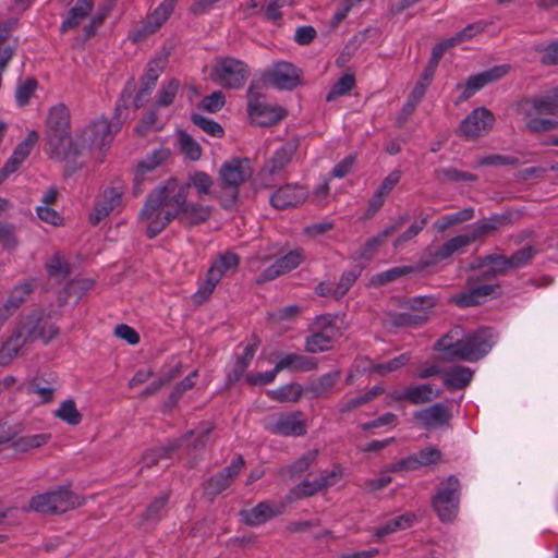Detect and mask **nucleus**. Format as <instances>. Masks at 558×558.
Listing matches in <instances>:
<instances>
[{
  "label": "nucleus",
  "mask_w": 558,
  "mask_h": 558,
  "mask_svg": "<svg viewBox=\"0 0 558 558\" xmlns=\"http://www.w3.org/2000/svg\"><path fill=\"white\" fill-rule=\"evenodd\" d=\"M171 214L173 219L180 215L189 196V185L182 184L179 180L170 178L150 192Z\"/></svg>",
  "instance_id": "ddd939ff"
},
{
  "label": "nucleus",
  "mask_w": 558,
  "mask_h": 558,
  "mask_svg": "<svg viewBox=\"0 0 558 558\" xmlns=\"http://www.w3.org/2000/svg\"><path fill=\"white\" fill-rule=\"evenodd\" d=\"M436 305V299L433 295H422L410 298L405 301L404 306L417 314H427L426 311Z\"/></svg>",
  "instance_id": "0e129e2a"
},
{
  "label": "nucleus",
  "mask_w": 558,
  "mask_h": 558,
  "mask_svg": "<svg viewBox=\"0 0 558 558\" xmlns=\"http://www.w3.org/2000/svg\"><path fill=\"white\" fill-rule=\"evenodd\" d=\"M240 265V256L232 251H225L219 253L211 262L210 267L206 274V279L199 286L197 292L194 294L196 302L201 303L206 301L214 292L217 284L221 279L229 274L238 270Z\"/></svg>",
  "instance_id": "423d86ee"
},
{
  "label": "nucleus",
  "mask_w": 558,
  "mask_h": 558,
  "mask_svg": "<svg viewBox=\"0 0 558 558\" xmlns=\"http://www.w3.org/2000/svg\"><path fill=\"white\" fill-rule=\"evenodd\" d=\"M50 439L49 434H35L22 436L14 439L11 444V448L16 452H27L32 449L39 448L48 442Z\"/></svg>",
  "instance_id": "a18cd8bd"
},
{
  "label": "nucleus",
  "mask_w": 558,
  "mask_h": 558,
  "mask_svg": "<svg viewBox=\"0 0 558 558\" xmlns=\"http://www.w3.org/2000/svg\"><path fill=\"white\" fill-rule=\"evenodd\" d=\"M257 343H251L244 348L242 355L236 359L232 369L227 375V383L229 385H233L244 375L257 351Z\"/></svg>",
  "instance_id": "f704fd0d"
},
{
  "label": "nucleus",
  "mask_w": 558,
  "mask_h": 558,
  "mask_svg": "<svg viewBox=\"0 0 558 558\" xmlns=\"http://www.w3.org/2000/svg\"><path fill=\"white\" fill-rule=\"evenodd\" d=\"M316 368V359L296 353L284 355L276 364V372H281L283 369H289L291 372H310Z\"/></svg>",
  "instance_id": "c756f323"
},
{
  "label": "nucleus",
  "mask_w": 558,
  "mask_h": 558,
  "mask_svg": "<svg viewBox=\"0 0 558 558\" xmlns=\"http://www.w3.org/2000/svg\"><path fill=\"white\" fill-rule=\"evenodd\" d=\"M81 506L80 497L68 487H59L34 496L28 509L44 514L63 513Z\"/></svg>",
  "instance_id": "1a4fd4ad"
},
{
  "label": "nucleus",
  "mask_w": 558,
  "mask_h": 558,
  "mask_svg": "<svg viewBox=\"0 0 558 558\" xmlns=\"http://www.w3.org/2000/svg\"><path fill=\"white\" fill-rule=\"evenodd\" d=\"M47 150L50 158L69 159L78 154L70 131V112L63 105L53 106L46 120Z\"/></svg>",
  "instance_id": "7ed1b4c3"
},
{
  "label": "nucleus",
  "mask_w": 558,
  "mask_h": 558,
  "mask_svg": "<svg viewBox=\"0 0 558 558\" xmlns=\"http://www.w3.org/2000/svg\"><path fill=\"white\" fill-rule=\"evenodd\" d=\"M416 267L413 266H397L388 270L378 272L369 279V286L373 288L384 287L390 282L397 281L398 279L405 277L416 271Z\"/></svg>",
  "instance_id": "e433bc0d"
},
{
  "label": "nucleus",
  "mask_w": 558,
  "mask_h": 558,
  "mask_svg": "<svg viewBox=\"0 0 558 558\" xmlns=\"http://www.w3.org/2000/svg\"><path fill=\"white\" fill-rule=\"evenodd\" d=\"M266 429L283 437H301L307 433V422L301 411L277 413L268 420Z\"/></svg>",
  "instance_id": "4468645a"
},
{
  "label": "nucleus",
  "mask_w": 558,
  "mask_h": 558,
  "mask_svg": "<svg viewBox=\"0 0 558 558\" xmlns=\"http://www.w3.org/2000/svg\"><path fill=\"white\" fill-rule=\"evenodd\" d=\"M167 20L161 17L158 11L154 10L150 14L147 15L146 20L142 23L140 27H137L133 34L134 41H141L146 37L156 33Z\"/></svg>",
  "instance_id": "ea45409f"
},
{
  "label": "nucleus",
  "mask_w": 558,
  "mask_h": 558,
  "mask_svg": "<svg viewBox=\"0 0 558 558\" xmlns=\"http://www.w3.org/2000/svg\"><path fill=\"white\" fill-rule=\"evenodd\" d=\"M57 387L43 376L35 377L25 387L20 386L19 390H24L28 395H36L41 403H48L53 399Z\"/></svg>",
  "instance_id": "473e14b6"
},
{
  "label": "nucleus",
  "mask_w": 558,
  "mask_h": 558,
  "mask_svg": "<svg viewBox=\"0 0 558 558\" xmlns=\"http://www.w3.org/2000/svg\"><path fill=\"white\" fill-rule=\"evenodd\" d=\"M39 135L36 131L32 130L27 133V136L23 142H21L14 149L13 156L15 159H19L21 162H23L28 155L31 154L34 145L38 141Z\"/></svg>",
  "instance_id": "e2e57ef3"
},
{
  "label": "nucleus",
  "mask_w": 558,
  "mask_h": 558,
  "mask_svg": "<svg viewBox=\"0 0 558 558\" xmlns=\"http://www.w3.org/2000/svg\"><path fill=\"white\" fill-rule=\"evenodd\" d=\"M338 480L339 474L336 471L326 472L313 481L305 480L301 482L291 493L295 498L310 497L327 487L333 486Z\"/></svg>",
  "instance_id": "bb28decb"
},
{
  "label": "nucleus",
  "mask_w": 558,
  "mask_h": 558,
  "mask_svg": "<svg viewBox=\"0 0 558 558\" xmlns=\"http://www.w3.org/2000/svg\"><path fill=\"white\" fill-rule=\"evenodd\" d=\"M191 120L196 126L214 137L220 138L225 134V131L219 123L202 114L194 113L192 114Z\"/></svg>",
  "instance_id": "bf43d9fd"
},
{
  "label": "nucleus",
  "mask_w": 558,
  "mask_h": 558,
  "mask_svg": "<svg viewBox=\"0 0 558 558\" xmlns=\"http://www.w3.org/2000/svg\"><path fill=\"white\" fill-rule=\"evenodd\" d=\"M434 178L441 183L459 181L474 182L477 180V175L470 172L460 171L452 167L436 169L434 171Z\"/></svg>",
  "instance_id": "09e8293b"
},
{
  "label": "nucleus",
  "mask_w": 558,
  "mask_h": 558,
  "mask_svg": "<svg viewBox=\"0 0 558 558\" xmlns=\"http://www.w3.org/2000/svg\"><path fill=\"white\" fill-rule=\"evenodd\" d=\"M461 484L456 475H450L441 481L432 505L441 522H451L459 512Z\"/></svg>",
  "instance_id": "6e6552de"
},
{
  "label": "nucleus",
  "mask_w": 558,
  "mask_h": 558,
  "mask_svg": "<svg viewBox=\"0 0 558 558\" xmlns=\"http://www.w3.org/2000/svg\"><path fill=\"white\" fill-rule=\"evenodd\" d=\"M293 154V145L287 144L281 146L274 153L272 157L267 162L266 170L270 174L280 172L291 161Z\"/></svg>",
  "instance_id": "a19ab883"
},
{
  "label": "nucleus",
  "mask_w": 558,
  "mask_h": 558,
  "mask_svg": "<svg viewBox=\"0 0 558 558\" xmlns=\"http://www.w3.org/2000/svg\"><path fill=\"white\" fill-rule=\"evenodd\" d=\"M494 121L495 118L488 109L476 108L462 120L459 133L465 138H476L486 134L493 128Z\"/></svg>",
  "instance_id": "a211bd4d"
},
{
  "label": "nucleus",
  "mask_w": 558,
  "mask_h": 558,
  "mask_svg": "<svg viewBox=\"0 0 558 558\" xmlns=\"http://www.w3.org/2000/svg\"><path fill=\"white\" fill-rule=\"evenodd\" d=\"M158 108L156 105L149 110L142 119L141 123L135 128V132L138 136H146L151 131H160L163 128L165 122L160 121L158 114Z\"/></svg>",
  "instance_id": "de8ad7c7"
},
{
  "label": "nucleus",
  "mask_w": 558,
  "mask_h": 558,
  "mask_svg": "<svg viewBox=\"0 0 558 558\" xmlns=\"http://www.w3.org/2000/svg\"><path fill=\"white\" fill-rule=\"evenodd\" d=\"M267 81L278 89L292 90L301 83L302 72L290 62H277L265 74Z\"/></svg>",
  "instance_id": "aec40b11"
},
{
  "label": "nucleus",
  "mask_w": 558,
  "mask_h": 558,
  "mask_svg": "<svg viewBox=\"0 0 558 558\" xmlns=\"http://www.w3.org/2000/svg\"><path fill=\"white\" fill-rule=\"evenodd\" d=\"M27 342L23 330L17 326L9 340L0 348V365H8L16 356L19 350Z\"/></svg>",
  "instance_id": "c9c22d12"
},
{
  "label": "nucleus",
  "mask_w": 558,
  "mask_h": 558,
  "mask_svg": "<svg viewBox=\"0 0 558 558\" xmlns=\"http://www.w3.org/2000/svg\"><path fill=\"white\" fill-rule=\"evenodd\" d=\"M181 151L191 160H198L202 156L201 145L186 132L179 134Z\"/></svg>",
  "instance_id": "4d7b16f0"
},
{
  "label": "nucleus",
  "mask_w": 558,
  "mask_h": 558,
  "mask_svg": "<svg viewBox=\"0 0 558 558\" xmlns=\"http://www.w3.org/2000/svg\"><path fill=\"white\" fill-rule=\"evenodd\" d=\"M520 218V214L517 211H506L502 214L492 215L489 218L480 220L472 226L470 233L459 234L462 239L464 247L471 243L492 235L500 227H506L514 223Z\"/></svg>",
  "instance_id": "2eb2a0df"
},
{
  "label": "nucleus",
  "mask_w": 558,
  "mask_h": 558,
  "mask_svg": "<svg viewBox=\"0 0 558 558\" xmlns=\"http://www.w3.org/2000/svg\"><path fill=\"white\" fill-rule=\"evenodd\" d=\"M247 113L253 124L270 126L283 120L288 111L276 104L267 101L266 97L248 88Z\"/></svg>",
  "instance_id": "9d476101"
},
{
  "label": "nucleus",
  "mask_w": 558,
  "mask_h": 558,
  "mask_svg": "<svg viewBox=\"0 0 558 558\" xmlns=\"http://www.w3.org/2000/svg\"><path fill=\"white\" fill-rule=\"evenodd\" d=\"M128 112L125 106L118 105L111 121L101 117L89 123L81 134L82 148H102L110 144L122 126V118Z\"/></svg>",
  "instance_id": "39448f33"
},
{
  "label": "nucleus",
  "mask_w": 558,
  "mask_h": 558,
  "mask_svg": "<svg viewBox=\"0 0 558 558\" xmlns=\"http://www.w3.org/2000/svg\"><path fill=\"white\" fill-rule=\"evenodd\" d=\"M167 157V150L158 149L154 150L145 159L141 160L137 163L134 174L135 186H138L145 180L146 175L154 171L157 167H159L166 160Z\"/></svg>",
  "instance_id": "7c9ffc66"
},
{
  "label": "nucleus",
  "mask_w": 558,
  "mask_h": 558,
  "mask_svg": "<svg viewBox=\"0 0 558 558\" xmlns=\"http://www.w3.org/2000/svg\"><path fill=\"white\" fill-rule=\"evenodd\" d=\"M254 173L251 160L247 158H232L226 161L219 170L218 198L223 208H231L239 199V187L248 181Z\"/></svg>",
  "instance_id": "20e7f679"
},
{
  "label": "nucleus",
  "mask_w": 558,
  "mask_h": 558,
  "mask_svg": "<svg viewBox=\"0 0 558 558\" xmlns=\"http://www.w3.org/2000/svg\"><path fill=\"white\" fill-rule=\"evenodd\" d=\"M37 88V82L35 78H26L23 83L17 85L15 90V99L20 107H24L28 104L35 89Z\"/></svg>",
  "instance_id": "774afa93"
},
{
  "label": "nucleus",
  "mask_w": 558,
  "mask_h": 558,
  "mask_svg": "<svg viewBox=\"0 0 558 558\" xmlns=\"http://www.w3.org/2000/svg\"><path fill=\"white\" fill-rule=\"evenodd\" d=\"M33 288L29 283H22L14 287L7 299L3 306L0 308L4 314L2 315V320H7L13 313L21 306V304L26 300V298L32 292Z\"/></svg>",
  "instance_id": "72a5a7b5"
},
{
  "label": "nucleus",
  "mask_w": 558,
  "mask_h": 558,
  "mask_svg": "<svg viewBox=\"0 0 558 558\" xmlns=\"http://www.w3.org/2000/svg\"><path fill=\"white\" fill-rule=\"evenodd\" d=\"M318 451L311 450L304 453L301 458H299L295 462H293L288 468V472L291 477L301 476L315 461L317 458Z\"/></svg>",
  "instance_id": "680f3d73"
},
{
  "label": "nucleus",
  "mask_w": 558,
  "mask_h": 558,
  "mask_svg": "<svg viewBox=\"0 0 558 558\" xmlns=\"http://www.w3.org/2000/svg\"><path fill=\"white\" fill-rule=\"evenodd\" d=\"M54 415L61 421L76 426L82 422V414L76 409V404L73 400H65L60 403L56 410Z\"/></svg>",
  "instance_id": "8fccbe9b"
},
{
  "label": "nucleus",
  "mask_w": 558,
  "mask_h": 558,
  "mask_svg": "<svg viewBox=\"0 0 558 558\" xmlns=\"http://www.w3.org/2000/svg\"><path fill=\"white\" fill-rule=\"evenodd\" d=\"M168 495H162L158 498H155L146 508L144 519L150 521L160 520L166 513V505L168 502Z\"/></svg>",
  "instance_id": "69168bd1"
},
{
  "label": "nucleus",
  "mask_w": 558,
  "mask_h": 558,
  "mask_svg": "<svg viewBox=\"0 0 558 558\" xmlns=\"http://www.w3.org/2000/svg\"><path fill=\"white\" fill-rule=\"evenodd\" d=\"M124 186L122 184L113 185L106 189L99 201L96 202L93 211L89 215V222L97 226L102 219L110 215L112 210L120 207Z\"/></svg>",
  "instance_id": "412c9836"
},
{
  "label": "nucleus",
  "mask_w": 558,
  "mask_h": 558,
  "mask_svg": "<svg viewBox=\"0 0 558 558\" xmlns=\"http://www.w3.org/2000/svg\"><path fill=\"white\" fill-rule=\"evenodd\" d=\"M441 456L440 450L436 447H427L399 461L395 470L413 471L436 464L441 460Z\"/></svg>",
  "instance_id": "a878e982"
},
{
  "label": "nucleus",
  "mask_w": 558,
  "mask_h": 558,
  "mask_svg": "<svg viewBox=\"0 0 558 558\" xmlns=\"http://www.w3.org/2000/svg\"><path fill=\"white\" fill-rule=\"evenodd\" d=\"M244 465L243 457L241 454L235 456L228 466L223 468L204 483V494L213 500L216 496L230 487Z\"/></svg>",
  "instance_id": "dca6fc26"
},
{
  "label": "nucleus",
  "mask_w": 558,
  "mask_h": 558,
  "mask_svg": "<svg viewBox=\"0 0 558 558\" xmlns=\"http://www.w3.org/2000/svg\"><path fill=\"white\" fill-rule=\"evenodd\" d=\"M340 378V372L333 371L320 376L311 386V391L315 397H319L325 392H328Z\"/></svg>",
  "instance_id": "13d9d810"
},
{
  "label": "nucleus",
  "mask_w": 558,
  "mask_h": 558,
  "mask_svg": "<svg viewBox=\"0 0 558 558\" xmlns=\"http://www.w3.org/2000/svg\"><path fill=\"white\" fill-rule=\"evenodd\" d=\"M94 0H78L76 4L69 11L66 19L62 22L60 31L69 32L77 27L81 22L92 12Z\"/></svg>",
  "instance_id": "2f4dec72"
},
{
  "label": "nucleus",
  "mask_w": 558,
  "mask_h": 558,
  "mask_svg": "<svg viewBox=\"0 0 558 558\" xmlns=\"http://www.w3.org/2000/svg\"><path fill=\"white\" fill-rule=\"evenodd\" d=\"M473 377L469 367L456 366L445 373L444 385L449 390H460L465 388Z\"/></svg>",
  "instance_id": "4c0bfd02"
},
{
  "label": "nucleus",
  "mask_w": 558,
  "mask_h": 558,
  "mask_svg": "<svg viewBox=\"0 0 558 558\" xmlns=\"http://www.w3.org/2000/svg\"><path fill=\"white\" fill-rule=\"evenodd\" d=\"M179 448L180 442L178 440H170L167 445L160 448L147 450L142 457L141 471H143V469L145 468L150 469L157 465L161 459H168L171 456V453Z\"/></svg>",
  "instance_id": "58836bf2"
},
{
  "label": "nucleus",
  "mask_w": 558,
  "mask_h": 558,
  "mask_svg": "<svg viewBox=\"0 0 558 558\" xmlns=\"http://www.w3.org/2000/svg\"><path fill=\"white\" fill-rule=\"evenodd\" d=\"M182 184H187L189 190L191 186H194L197 191L198 196L202 198L203 195H207L210 193V190L214 185L213 179L203 171H197L190 175L189 181L182 182Z\"/></svg>",
  "instance_id": "864d4df0"
},
{
  "label": "nucleus",
  "mask_w": 558,
  "mask_h": 558,
  "mask_svg": "<svg viewBox=\"0 0 558 558\" xmlns=\"http://www.w3.org/2000/svg\"><path fill=\"white\" fill-rule=\"evenodd\" d=\"M410 359L411 357L408 353H402L388 362L373 364L371 371L380 376H385L407 365L410 362Z\"/></svg>",
  "instance_id": "5fc2aeb1"
},
{
  "label": "nucleus",
  "mask_w": 558,
  "mask_h": 558,
  "mask_svg": "<svg viewBox=\"0 0 558 558\" xmlns=\"http://www.w3.org/2000/svg\"><path fill=\"white\" fill-rule=\"evenodd\" d=\"M242 515L248 525H259L275 515L274 510L267 502H259L253 509L243 511Z\"/></svg>",
  "instance_id": "49530a36"
},
{
  "label": "nucleus",
  "mask_w": 558,
  "mask_h": 558,
  "mask_svg": "<svg viewBox=\"0 0 558 558\" xmlns=\"http://www.w3.org/2000/svg\"><path fill=\"white\" fill-rule=\"evenodd\" d=\"M337 320V316L330 314L319 315L313 320L311 335L305 339L306 352L315 354L332 348L335 340L341 336Z\"/></svg>",
  "instance_id": "0eeeda50"
},
{
  "label": "nucleus",
  "mask_w": 558,
  "mask_h": 558,
  "mask_svg": "<svg viewBox=\"0 0 558 558\" xmlns=\"http://www.w3.org/2000/svg\"><path fill=\"white\" fill-rule=\"evenodd\" d=\"M515 110L524 121V130L531 134H539L558 128V118L541 117L558 114V99L554 88L545 95L519 100Z\"/></svg>",
  "instance_id": "f03ea898"
},
{
  "label": "nucleus",
  "mask_w": 558,
  "mask_h": 558,
  "mask_svg": "<svg viewBox=\"0 0 558 558\" xmlns=\"http://www.w3.org/2000/svg\"><path fill=\"white\" fill-rule=\"evenodd\" d=\"M510 71L509 64L496 65L476 75H472L465 83L464 90L462 92L460 99L466 100L477 90L482 89L489 83L496 82L506 76Z\"/></svg>",
  "instance_id": "b1692460"
},
{
  "label": "nucleus",
  "mask_w": 558,
  "mask_h": 558,
  "mask_svg": "<svg viewBox=\"0 0 558 558\" xmlns=\"http://www.w3.org/2000/svg\"><path fill=\"white\" fill-rule=\"evenodd\" d=\"M415 521V515L413 513H407L399 515L397 518H393L383 524L381 526L377 527L375 531V536L378 538H381L388 534L395 533L399 530H405L410 526H412L413 522Z\"/></svg>",
  "instance_id": "37998d69"
},
{
  "label": "nucleus",
  "mask_w": 558,
  "mask_h": 558,
  "mask_svg": "<svg viewBox=\"0 0 558 558\" xmlns=\"http://www.w3.org/2000/svg\"><path fill=\"white\" fill-rule=\"evenodd\" d=\"M440 396L441 390H434L430 384L410 385L388 393V398L393 402L409 401L414 405L429 403Z\"/></svg>",
  "instance_id": "6ab92c4d"
},
{
  "label": "nucleus",
  "mask_w": 558,
  "mask_h": 558,
  "mask_svg": "<svg viewBox=\"0 0 558 558\" xmlns=\"http://www.w3.org/2000/svg\"><path fill=\"white\" fill-rule=\"evenodd\" d=\"M211 216V208L199 203L185 201V205L177 219L184 226H197L207 221Z\"/></svg>",
  "instance_id": "c85d7f7f"
},
{
  "label": "nucleus",
  "mask_w": 558,
  "mask_h": 558,
  "mask_svg": "<svg viewBox=\"0 0 558 558\" xmlns=\"http://www.w3.org/2000/svg\"><path fill=\"white\" fill-rule=\"evenodd\" d=\"M302 393L303 388L296 383L287 384L267 392L270 399L278 402H298Z\"/></svg>",
  "instance_id": "c03bdc74"
},
{
  "label": "nucleus",
  "mask_w": 558,
  "mask_h": 558,
  "mask_svg": "<svg viewBox=\"0 0 558 558\" xmlns=\"http://www.w3.org/2000/svg\"><path fill=\"white\" fill-rule=\"evenodd\" d=\"M166 63L167 58L165 57L155 58L148 62L145 74L142 77V87L135 98L136 107L141 106V97L148 95L151 88L155 86L159 75L163 72Z\"/></svg>",
  "instance_id": "cd10ccee"
},
{
  "label": "nucleus",
  "mask_w": 558,
  "mask_h": 558,
  "mask_svg": "<svg viewBox=\"0 0 558 558\" xmlns=\"http://www.w3.org/2000/svg\"><path fill=\"white\" fill-rule=\"evenodd\" d=\"M158 198L159 196L155 197L149 193L138 214V221L146 229V234L149 239L156 238L174 220Z\"/></svg>",
  "instance_id": "f8f14e48"
},
{
  "label": "nucleus",
  "mask_w": 558,
  "mask_h": 558,
  "mask_svg": "<svg viewBox=\"0 0 558 558\" xmlns=\"http://www.w3.org/2000/svg\"><path fill=\"white\" fill-rule=\"evenodd\" d=\"M19 327L23 330L24 338L28 342L41 340L47 343L59 333V328L48 319L43 318L37 312L26 316Z\"/></svg>",
  "instance_id": "f3484780"
},
{
  "label": "nucleus",
  "mask_w": 558,
  "mask_h": 558,
  "mask_svg": "<svg viewBox=\"0 0 558 558\" xmlns=\"http://www.w3.org/2000/svg\"><path fill=\"white\" fill-rule=\"evenodd\" d=\"M213 430V426L209 423H205L197 430H191L182 438L177 439L180 442V447L183 442H187V446L195 450L204 449L208 442L209 435Z\"/></svg>",
  "instance_id": "79ce46f5"
},
{
  "label": "nucleus",
  "mask_w": 558,
  "mask_h": 558,
  "mask_svg": "<svg viewBox=\"0 0 558 558\" xmlns=\"http://www.w3.org/2000/svg\"><path fill=\"white\" fill-rule=\"evenodd\" d=\"M307 198V191L299 184H286L274 192L270 204L279 210L302 205Z\"/></svg>",
  "instance_id": "393cba45"
},
{
  "label": "nucleus",
  "mask_w": 558,
  "mask_h": 558,
  "mask_svg": "<svg viewBox=\"0 0 558 558\" xmlns=\"http://www.w3.org/2000/svg\"><path fill=\"white\" fill-rule=\"evenodd\" d=\"M250 76L247 65L238 59L226 57L216 61L211 78L223 88H240Z\"/></svg>",
  "instance_id": "9b49d317"
},
{
  "label": "nucleus",
  "mask_w": 558,
  "mask_h": 558,
  "mask_svg": "<svg viewBox=\"0 0 558 558\" xmlns=\"http://www.w3.org/2000/svg\"><path fill=\"white\" fill-rule=\"evenodd\" d=\"M355 85V78L352 74L342 75L331 87L326 96L328 102L349 94Z\"/></svg>",
  "instance_id": "603ef678"
},
{
  "label": "nucleus",
  "mask_w": 558,
  "mask_h": 558,
  "mask_svg": "<svg viewBox=\"0 0 558 558\" xmlns=\"http://www.w3.org/2000/svg\"><path fill=\"white\" fill-rule=\"evenodd\" d=\"M464 241L459 235L449 239L441 246L432 248L427 247L421 257L417 270H423L427 267L435 266L442 260L450 258L454 253L464 248Z\"/></svg>",
  "instance_id": "4be33fe9"
},
{
  "label": "nucleus",
  "mask_w": 558,
  "mask_h": 558,
  "mask_svg": "<svg viewBox=\"0 0 558 558\" xmlns=\"http://www.w3.org/2000/svg\"><path fill=\"white\" fill-rule=\"evenodd\" d=\"M427 319V314L398 313L392 316V324L397 327L420 326Z\"/></svg>",
  "instance_id": "338daca9"
},
{
  "label": "nucleus",
  "mask_w": 558,
  "mask_h": 558,
  "mask_svg": "<svg viewBox=\"0 0 558 558\" xmlns=\"http://www.w3.org/2000/svg\"><path fill=\"white\" fill-rule=\"evenodd\" d=\"M305 258L304 252L301 248L289 252L284 256L276 260L277 267L280 268L282 274H287L295 269Z\"/></svg>",
  "instance_id": "052dcab7"
},
{
  "label": "nucleus",
  "mask_w": 558,
  "mask_h": 558,
  "mask_svg": "<svg viewBox=\"0 0 558 558\" xmlns=\"http://www.w3.org/2000/svg\"><path fill=\"white\" fill-rule=\"evenodd\" d=\"M480 266H489L497 276H505L512 269L509 257L499 254H489L480 259Z\"/></svg>",
  "instance_id": "3c124183"
},
{
  "label": "nucleus",
  "mask_w": 558,
  "mask_h": 558,
  "mask_svg": "<svg viewBox=\"0 0 558 558\" xmlns=\"http://www.w3.org/2000/svg\"><path fill=\"white\" fill-rule=\"evenodd\" d=\"M451 413L447 405L437 402L413 413V421L425 429H436L449 423Z\"/></svg>",
  "instance_id": "5701e85b"
},
{
  "label": "nucleus",
  "mask_w": 558,
  "mask_h": 558,
  "mask_svg": "<svg viewBox=\"0 0 558 558\" xmlns=\"http://www.w3.org/2000/svg\"><path fill=\"white\" fill-rule=\"evenodd\" d=\"M494 343L489 328L466 331L461 326H454L435 343V350L445 352L451 359L476 362L492 350Z\"/></svg>",
  "instance_id": "f257e3e1"
},
{
  "label": "nucleus",
  "mask_w": 558,
  "mask_h": 558,
  "mask_svg": "<svg viewBox=\"0 0 558 558\" xmlns=\"http://www.w3.org/2000/svg\"><path fill=\"white\" fill-rule=\"evenodd\" d=\"M180 87V83L178 80H171L167 84L161 85L157 100H156V107H168L170 106L178 94Z\"/></svg>",
  "instance_id": "6e6d98bb"
}]
</instances>
